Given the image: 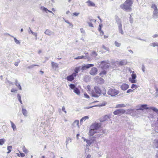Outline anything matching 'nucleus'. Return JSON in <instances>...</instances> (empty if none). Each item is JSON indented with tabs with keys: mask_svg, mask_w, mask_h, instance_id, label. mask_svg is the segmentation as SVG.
<instances>
[{
	"mask_svg": "<svg viewBox=\"0 0 158 158\" xmlns=\"http://www.w3.org/2000/svg\"><path fill=\"white\" fill-rule=\"evenodd\" d=\"M115 20L118 24V25H119L120 24H122L121 23V21L119 18L117 16L115 17Z\"/></svg>",
	"mask_w": 158,
	"mask_h": 158,
	"instance_id": "30",
	"label": "nucleus"
},
{
	"mask_svg": "<svg viewBox=\"0 0 158 158\" xmlns=\"http://www.w3.org/2000/svg\"><path fill=\"white\" fill-rule=\"evenodd\" d=\"M88 23L89 27H93V24L91 23L88 22Z\"/></svg>",
	"mask_w": 158,
	"mask_h": 158,
	"instance_id": "55",
	"label": "nucleus"
},
{
	"mask_svg": "<svg viewBox=\"0 0 158 158\" xmlns=\"http://www.w3.org/2000/svg\"><path fill=\"white\" fill-rule=\"evenodd\" d=\"M94 90L95 92L92 90L91 92L92 97L98 98L99 96L98 95L105 96L106 94V89L103 87L100 88L98 86H95L94 87Z\"/></svg>",
	"mask_w": 158,
	"mask_h": 158,
	"instance_id": "1",
	"label": "nucleus"
},
{
	"mask_svg": "<svg viewBox=\"0 0 158 158\" xmlns=\"http://www.w3.org/2000/svg\"><path fill=\"white\" fill-rule=\"evenodd\" d=\"M125 110L122 109H118L113 112L114 114L115 115H118L120 114H123L125 112Z\"/></svg>",
	"mask_w": 158,
	"mask_h": 158,
	"instance_id": "11",
	"label": "nucleus"
},
{
	"mask_svg": "<svg viewBox=\"0 0 158 158\" xmlns=\"http://www.w3.org/2000/svg\"><path fill=\"white\" fill-rule=\"evenodd\" d=\"M131 78H129V81L131 83H136V81L135 80V79L136 77V75L135 73H133L131 75Z\"/></svg>",
	"mask_w": 158,
	"mask_h": 158,
	"instance_id": "7",
	"label": "nucleus"
},
{
	"mask_svg": "<svg viewBox=\"0 0 158 158\" xmlns=\"http://www.w3.org/2000/svg\"><path fill=\"white\" fill-rule=\"evenodd\" d=\"M17 90L15 89H12L11 90V92H15V91H17Z\"/></svg>",
	"mask_w": 158,
	"mask_h": 158,
	"instance_id": "58",
	"label": "nucleus"
},
{
	"mask_svg": "<svg viewBox=\"0 0 158 158\" xmlns=\"http://www.w3.org/2000/svg\"><path fill=\"white\" fill-rule=\"evenodd\" d=\"M101 26H102V24H100L99 25V28L98 29V30L99 31H102V30H101V27H102Z\"/></svg>",
	"mask_w": 158,
	"mask_h": 158,
	"instance_id": "64",
	"label": "nucleus"
},
{
	"mask_svg": "<svg viewBox=\"0 0 158 158\" xmlns=\"http://www.w3.org/2000/svg\"><path fill=\"white\" fill-rule=\"evenodd\" d=\"M24 152L25 153H27L28 152L27 150L25 148V146H24L22 148Z\"/></svg>",
	"mask_w": 158,
	"mask_h": 158,
	"instance_id": "45",
	"label": "nucleus"
},
{
	"mask_svg": "<svg viewBox=\"0 0 158 158\" xmlns=\"http://www.w3.org/2000/svg\"><path fill=\"white\" fill-rule=\"evenodd\" d=\"M6 140L4 139H0V145H2L5 143Z\"/></svg>",
	"mask_w": 158,
	"mask_h": 158,
	"instance_id": "37",
	"label": "nucleus"
},
{
	"mask_svg": "<svg viewBox=\"0 0 158 158\" xmlns=\"http://www.w3.org/2000/svg\"><path fill=\"white\" fill-rule=\"evenodd\" d=\"M71 142V139L70 138H68L66 140V145H67L68 143L69 142Z\"/></svg>",
	"mask_w": 158,
	"mask_h": 158,
	"instance_id": "48",
	"label": "nucleus"
},
{
	"mask_svg": "<svg viewBox=\"0 0 158 158\" xmlns=\"http://www.w3.org/2000/svg\"><path fill=\"white\" fill-rule=\"evenodd\" d=\"M110 116L108 115H106L104 116L103 117L100 118V121L101 122H102L106 120L110 119Z\"/></svg>",
	"mask_w": 158,
	"mask_h": 158,
	"instance_id": "13",
	"label": "nucleus"
},
{
	"mask_svg": "<svg viewBox=\"0 0 158 158\" xmlns=\"http://www.w3.org/2000/svg\"><path fill=\"white\" fill-rule=\"evenodd\" d=\"M73 92L78 95L80 93V91L77 87L74 88Z\"/></svg>",
	"mask_w": 158,
	"mask_h": 158,
	"instance_id": "33",
	"label": "nucleus"
},
{
	"mask_svg": "<svg viewBox=\"0 0 158 158\" xmlns=\"http://www.w3.org/2000/svg\"><path fill=\"white\" fill-rule=\"evenodd\" d=\"M151 7L153 9V11H158V9L157 7V6L155 4H152V5Z\"/></svg>",
	"mask_w": 158,
	"mask_h": 158,
	"instance_id": "29",
	"label": "nucleus"
},
{
	"mask_svg": "<svg viewBox=\"0 0 158 158\" xmlns=\"http://www.w3.org/2000/svg\"><path fill=\"white\" fill-rule=\"evenodd\" d=\"M80 30H81V33H85V31L83 30V28H80Z\"/></svg>",
	"mask_w": 158,
	"mask_h": 158,
	"instance_id": "60",
	"label": "nucleus"
},
{
	"mask_svg": "<svg viewBox=\"0 0 158 158\" xmlns=\"http://www.w3.org/2000/svg\"><path fill=\"white\" fill-rule=\"evenodd\" d=\"M133 91V90L132 89H130L127 91V93H130V92H132Z\"/></svg>",
	"mask_w": 158,
	"mask_h": 158,
	"instance_id": "57",
	"label": "nucleus"
},
{
	"mask_svg": "<svg viewBox=\"0 0 158 158\" xmlns=\"http://www.w3.org/2000/svg\"><path fill=\"white\" fill-rule=\"evenodd\" d=\"M106 72L105 71H102L99 74L100 76L102 77V75H105L106 74Z\"/></svg>",
	"mask_w": 158,
	"mask_h": 158,
	"instance_id": "41",
	"label": "nucleus"
},
{
	"mask_svg": "<svg viewBox=\"0 0 158 158\" xmlns=\"http://www.w3.org/2000/svg\"><path fill=\"white\" fill-rule=\"evenodd\" d=\"M145 67L143 65L142 68V71L143 72H145Z\"/></svg>",
	"mask_w": 158,
	"mask_h": 158,
	"instance_id": "61",
	"label": "nucleus"
},
{
	"mask_svg": "<svg viewBox=\"0 0 158 158\" xmlns=\"http://www.w3.org/2000/svg\"><path fill=\"white\" fill-rule=\"evenodd\" d=\"M143 109L140 108L136 110L135 111V114H138L139 113H141L140 111H141V112H142L143 111Z\"/></svg>",
	"mask_w": 158,
	"mask_h": 158,
	"instance_id": "26",
	"label": "nucleus"
},
{
	"mask_svg": "<svg viewBox=\"0 0 158 158\" xmlns=\"http://www.w3.org/2000/svg\"><path fill=\"white\" fill-rule=\"evenodd\" d=\"M89 135L91 139H95L100 135V134H97V131L91 129L89 130Z\"/></svg>",
	"mask_w": 158,
	"mask_h": 158,
	"instance_id": "3",
	"label": "nucleus"
},
{
	"mask_svg": "<svg viewBox=\"0 0 158 158\" xmlns=\"http://www.w3.org/2000/svg\"><path fill=\"white\" fill-rule=\"evenodd\" d=\"M109 60L107 61H103L101 62V64L102 65V68L103 69H106L108 68L109 66L107 64H109Z\"/></svg>",
	"mask_w": 158,
	"mask_h": 158,
	"instance_id": "8",
	"label": "nucleus"
},
{
	"mask_svg": "<svg viewBox=\"0 0 158 158\" xmlns=\"http://www.w3.org/2000/svg\"><path fill=\"white\" fill-rule=\"evenodd\" d=\"M65 22L68 23L70 26L72 27L73 26V24L71 23H70L68 21V20H65Z\"/></svg>",
	"mask_w": 158,
	"mask_h": 158,
	"instance_id": "50",
	"label": "nucleus"
},
{
	"mask_svg": "<svg viewBox=\"0 0 158 158\" xmlns=\"http://www.w3.org/2000/svg\"><path fill=\"white\" fill-rule=\"evenodd\" d=\"M91 55L95 57L97 55V54L95 52L93 51Z\"/></svg>",
	"mask_w": 158,
	"mask_h": 158,
	"instance_id": "43",
	"label": "nucleus"
},
{
	"mask_svg": "<svg viewBox=\"0 0 158 158\" xmlns=\"http://www.w3.org/2000/svg\"><path fill=\"white\" fill-rule=\"evenodd\" d=\"M12 148V147L11 146H9L7 147V150H8V152H7V153L8 154L10 153L11 151V149Z\"/></svg>",
	"mask_w": 158,
	"mask_h": 158,
	"instance_id": "40",
	"label": "nucleus"
},
{
	"mask_svg": "<svg viewBox=\"0 0 158 158\" xmlns=\"http://www.w3.org/2000/svg\"><path fill=\"white\" fill-rule=\"evenodd\" d=\"M79 14V13L74 12L73 13V15H74L77 16Z\"/></svg>",
	"mask_w": 158,
	"mask_h": 158,
	"instance_id": "62",
	"label": "nucleus"
},
{
	"mask_svg": "<svg viewBox=\"0 0 158 158\" xmlns=\"http://www.w3.org/2000/svg\"><path fill=\"white\" fill-rule=\"evenodd\" d=\"M22 113L25 116H27V112L26 109L22 108Z\"/></svg>",
	"mask_w": 158,
	"mask_h": 158,
	"instance_id": "35",
	"label": "nucleus"
},
{
	"mask_svg": "<svg viewBox=\"0 0 158 158\" xmlns=\"http://www.w3.org/2000/svg\"><path fill=\"white\" fill-rule=\"evenodd\" d=\"M76 76V73H73L71 75L68 76L66 79L68 81H72L74 79V77Z\"/></svg>",
	"mask_w": 158,
	"mask_h": 158,
	"instance_id": "10",
	"label": "nucleus"
},
{
	"mask_svg": "<svg viewBox=\"0 0 158 158\" xmlns=\"http://www.w3.org/2000/svg\"><path fill=\"white\" fill-rule=\"evenodd\" d=\"M153 18L155 19L158 18V11H153Z\"/></svg>",
	"mask_w": 158,
	"mask_h": 158,
	"instance_id": "17",
	"label": "nucleus"
},
{
	"mask_svg": "<svg viewBox=\"0 0 158 158\" xmlns=\"http://www.w3.org/2000/svg\"><path fill=\"white\" fill-rule=\"evenodd\" d=\"M14 40L15 42L18 44H20V42L18 40L15 38H14Z\"/></svg>",
	"mask_w": 158,
	"mask_h": 158,
	"instance_id": "42",
	"label": "nucleus"
},
{
	"mask_svg": "<svg viewBox=\"0 0 158 158\" xmlns=\"http://www.w3.org/2000/svg\"><path fill=\"white\" fill-rule=\"evenodd\" d=\"M132 3V0H127L123 4L120 5V7L126 11H131V6Z\"/></svg>",
	"mask_w": 158,
	"mask_h": 158,
	"instance_id": "2",
	"label": "nucleus"
},
{
	"mask_svg": "<svg viewBox=\"0 0 158 158\" xmlns=\"http://www.w3.org/2000/svg\"><path fill=\"white\" fill-rule=\"evenodd\" d=\"M138 87L136 85L134 84H132L131 86V88L132 89H133L134 88H135V89H136V88H137Z\"/></svg>",
	"mask_w": 158,
	"mask_h": 158,
	"instance_id": "49",
	"label": "nucleus"
},
{
	"mask_svg": "<svg viewBox=\"0 0 158 158\" xmlns=\"http://www.w3.org/2000/svg\"><path fill=\"white\" fill-rule=\"evenodd\" d=\"M119 93L118 91L114 89L110 88L109 89L108 92V94L111 95V96H114L117 95Z\"/></svg>",
	"mask_w": 158,
	"mask_h": 158,
	"instance_id": "4",
	"label": "nucleus"
},
{
	"mask_svg": "<svg viewBox=\"0 0 158 158\" xmlns=\"http://www.w3.org/2000/svg\"><path fill=\"white\" fill-rule=\"evenodd\" d=\"M35 66H37L39 67V65H37V64H32V65H30V66H28L27 67V68L29 69H32Z\"/></svg>",
	"mask_w": 158,
	"mask_h": 158,
	"instance_id": "34",
	"label": "nucleus"
},
{
	"mask_svg": "<svg viewBox=\"0 0 158 158\" xmlns=\"http://www.w3.org/2000/svg\"><path fill=\"white\" fill-rule=\"evenodd\" d=\"M99 126L98 123H95L91 126V129L97 131L99 128Z\"/></svg>",
	"mask_w": 158,
	"mask_h": 158,
	"instance_id": "12",
	"label": "nucleus"
},
{
	"mask_svg": "<svg viewBox=\"0 0 158 158\" xmlns=\"http://www.w3.org/2000/svg\"><path fill=\"white\" fill-rule=\"evenodd\" d=\"M85 56H78L77 57H76L75 58H74V59H76V60H78L79 59H83V58L85 59Z\"/></svg>",
	"mask_w": 158,
	"mask_h": 158,
	"instance_id": "38",
	"label": "nucleus"
},
{
	"mask_svg": "<svg viewBox=\"0 0 158 158\" xmlns=\"http://www.w3.org/2000/svg\"><path fill=\"white\" fill-rule=\"evenodd\" d=\"M150 46L155 47L156 46H158V43H153L150 44Z\"/></svg>",
	"mask_w": 158,
	"mask_h": 158,
	"instance_id": "39",
	"label": "nucleus"
},
{
	"mask_svg": "<svg viewBox=\"0 0 158 158\" xmlns=\"http://www.w3.org/2000/svg\"><path fill=\"white\" fill-rule=\"evenodd\" d=\"M120 88L123 90H126L129 88V85L126 84L124 83L121 86Z\"/></svg>",
	"mask_w": 158,
	"mask_h": 158,
	"instance_id": "14",
	"label": "nucleus"
},
{
	"mask_svg": "<svg viewBox=\"0 0 158 158\" xmlns=\"http://www.w3.org/2000/svg\"><path fill=\"white\" fill-rule=\"evenodd\" d=\"M148 105L147 104L142 105L141 106V108L145 109H149L150 110V107H147Z\"/></svg>",
	"mask_w": 158,
	"mask_h": 158,
	"instance_id": "28",
	"label": "nucleus"
},
{
	"mask_svg": "<svg viewBox=\"0 0 158 158\" xmlns=\"http://www.w3.org/2000/svg\"><path fill=\"white\" fill-rule=\"evenodd\" d=\"M126 106V105H125L124 104H118L116 105V107L117 108H121V107H123Z\"/></svg>",
	"mask_w": 158,
	"mask_h": 158,
	"instance_id": "32",
	"label": "nucleus"
},
{
	"mask_svg": "<svg viewBox=\"0 0 158 158\" xmlns=\"http://www.w3.org/2000/svg\"><path fill=\"white\" fill-rule=\"evenodd\" d=\"M95 82L99 84H102L104 82V80L102 78L97 76L94 78Z\"/></svg>",
	"mask_w": 158,
	"mask_h": 158,
	"instance_id": "5",
	"label": "nucleus"
},
{
	"mask_svg": "<svg viewBox=\"0 0 158 158\" xmlns=\"http://www.w3.org/2000/svg\"><path fill=\"white\" fill-rule=\"evenodd\" d=\"M79 121L78 120L75 121L73 123L74 125L75 126H77L78 128L79 127Z\"/></svg>",
	"mask_w": 158,
	"mask_h": 158,
	"instance_id": "36",
	"label": "nucleus"
},
{
	"mask_svg": "<svg viewBox=\"0 0 158 158\" xmlns=\"http://www.w3.org/2000/svg\"><path fill=\"white\" fill-rule=\"evenodd\" d=\"M153 146L154 148H158V139H156L154 140Z\"/></svg>",
	"mask_w": 158,
	"mask_h": 158,
	"instance_id": "16",
	"label": "nucleus"
},
{
	"mask_svg": "<svg viewBox=\"0 0 158 158\" xmlns=\"http://www.w3.org/2000/svg\"><path fill=\"white\" fill-rule=\"evenodd\" d=\"M17 98H18V99L19 101L21 100V96L20 95V94H18L17 95Z\"/></svg>",
	"mask_w": 158,
	"mask_h": 158,
	"instance_id": "54",
	"label": "nucleus"
},
{
	"mask_svg": "<svg viewBox=\"0 0 158 158\" xmlns=\"http://www.w3.org/2000/svg\"><path fill=\"white\" fill-rule=\"evenodd\" d=\"M88 3V5L89 6H94L95 4L90 0H88L86 2Z\"/></svg>",
	"mask_w": 158,
	"mask_h": 158,
	"instance_id": "21",
	"label": "nucleus"
},
{
	"mask_svg": "<svg viewBox=\"0 0 158 158\" xmlns=\"http://www.w3.org/2000/svg\"><path fill=\"white\" fill-rule=\"evenodd\" d=\"M84 96L86 98H89V96L87 94H84Z\"/></svg>",
	"mask_w": 158,
	"mask_h": 158,
	"instance_id": "56",
	"label": "nucleus"
},
{
	"mask_svg": "<svg viewBox=\"0 0 158 158\" xmlns=\"http://www.w3.org/2000/svg\"><path fill=\"white\" fill-rule=\"evenodd\" d=\"M89 118V117L88 116H85L83 117L81 120H80V123H83L84 121H85L86 119H88Z\"/></svg>",
	"mask_w": 158,
	"mask_h": 158,
	"instance_id": "31",
	"label": "nucleus"
},
{
	"mask_svg": "<svg viewBox=\"0 0 158 158\" xmlns=\"http://www.w3.org/2000/svg\"><path fill=\"white\" fill-rule=\"evenodd\" d=\"M51 64L53 68H56L58 67V64L54 62H51Z\"/></svg>",
	"mask_w": 158,
	"mask_h": 158,
	"instance_id": "27",
	"label": "nucleus"
},
{
	"mask_svg": "<svg viewBox=\"0 0 158 158\" xmlns=\"http://www.w3.org/2000/svg\"><path fill=\"white\" fill-rule=\"evenodd\" d=\"M102 48L107 51H109V48L105 47L104 45H102Z\"/></svg>",
	"mask_w": 158,
	"mask_h": 158,
	"instance_id": "51",
	"label": "nucleus"
},
{
	"mask_svg": "<svg viewBox=\"0 0 158 158\" xmlns=\"http://www.w3.org/2000/svg\"><path fill=\"white\" fill-rule=\"evenodd\" d=\"M150 110H153V111L156 112L158 114V109L154 107H150Z\"/></svg>",
	"mask_w": 158,
	"mask_h": 158,
	"instance_id": "25",
	"label": "nucleus"
},
{
	"mask_svg": "<svg viewBox=\"0 0 158 158\" xmlns=\"http://www.w3.org/2000/svg\"><path fill=\"white\" fill-rule=\"evenodd\" d=\"M62 110L63 111H64L65 113H66V111L65 110V107H64V106H63L62 107Z\"/></svg>",
	"mask_w": 158,
	"mask_h": 158,
	"instance_id": "63",
	"label": "nucleus"
},
{
	"mask_svg": "<svg viewBox=\"0 0 158 158\" xmlns=\"http://www.w3.org/2000/svg\"><path fill=\"white\" fill-rule=\"evenodd\" d=\"M71 89H74L76 87H75V85L73 84H71L69 85Z\"/></svg>",
	"mask_w": 158,
	"mask_h": 158,
	"instance_id": "47",
	"label": "nucleus"
},
{
	"mask_svg": "<svg viewBox=\"0 0 158 158\" xmlns=\"http://www.w3.org/2000/svg\"><path fill=\"white\" fill-rule=\"evenodd\" d=\"M107 131L106 129L103 130L102 131V133H103V134H107Z\"/></svg>",
	"mask_w": 158,
	"mask_h": 158,
	"instance_id": "53",
	"label": "nucleus"
},
{
	"mask_svg": "<svg viewBox=\"0 0 158 158\" xmlns=\"http://www.w3.org/2000/svg\"><path fill=\"white\" fill-rule=\"evenodd\" d=\"M129 21L131 23H132L133 22V18L131 15H130V16Z\"/></svg>",
	"mask_w": 158,
	"mask_h": 158,
	"instance_id": "52",
	"label": "nucleus"
},
{
	"mask_svg": "<svg viewBox=\"0 0 158 158\" xmlns=\"http://www.w3.org/2000/svg\"><path fill=\"white\" fill-rule=\"evenodd\" d=\"M95 140V139H94L93 140H87L86 139H84V141H86L87 144L89 146L91 144V143L93 142V141Z\"/></svg>",
	"mask_w": 158,
	"mask_h": 158,
	"instance_id": "18",
	"label": "nucleus"
},
{
	"mask_svg": "<svg viewBox=\"0 0 158 158\" xmlns=\"http://www.w3.org/2000/svg\"><path fill=\"white\" fill-rule=\"evenodd\" d=\"M80 67H76V68L75 70V73H76V74H77V73H78V72L79 70Z\"/></svg>",
	"mask_w": 158,
	"mask_h": 158,
	"instance_id": "46",
	"label": "nucleus"
},
{
	"mask_svg": "<svg viewBox=\"0 0 158 158\" xmlns=\"http://www.w3.org/2000/svg\"><path fill=\"white\" fill-rule=\"evenodd\" d=\"M118 28L119 32L122 34H123L124 33L122 29V24H120L119 25H118Z\"/></svg>",
	"mask_w": 158,
	"mask_h": 158,
	"instance_id": "22",
	"label": "nucleus"
},
{
	"mask_svg": "<svg viewBox=\"0 0 158 158\" xmlns=\"http://www.w3.org/2000/svg\"><path fill=\"white\" fill-rule=\"evenodd\" d=\"M98 72L97 69L95 67L92 68L89 71V73L92 75H95L97 74Z\"/></svg>",
	"mask_w": 158,
	"mask_h": 158,
	"instance_id": "9",
	"label": "nucleus"
},
{
	"mask_svg": "<svg viewBox=\"0 0 158 158\" xmlns=\"http://www.w3.org/2000/svg\"><path fill=\"white\" fill-rule=\"evenodd\" d=\"M127 63V61L126 60H121L119 63L120 65H126Z\"/></svg>",
	"mask_w": 158,
	"mask_h": 158,
	"instance_id": "23",
	"label": "nucleus"
},
{
	"mask_svg": "<svg viewBox=\"0 0 158 158\" xmlns=\"http://www.w3.org/2000/svg\"><path fill=\"white\" fill-rule=\"evenodd\" d=\"M44 33L45 34L48 35H54V32H52L48 29H47L44 32Z\"/></svg>",
	"mask_w": 158,
	"mask_h": 158,
	"instance_id": "15",
	"label": "nucleus"
},
{
	"mask_svg": "<svg viewBox=\"0 0 158 158\" xmlns=\"http://www.w3.org/2000/svg\"><path fill=\"white\" fill-rule=\"evenodd\" d=\"M15 85L19 89V90H22V88L20 85V83L18 82V81L17 79L15 80Z\"/></svg>",
	"mask_w": 158,
	"mask_h": 158,
	"instance_id": "20",
	"label": "nucleus"
},
{
	"mask_svg": "<svg viewBox=\"0 0 158 158\" xmlns=\"http://www.w3.org/2000/svg\"><path fill=\"white\" fill-rule=\"evenodd\" d=\"M114 44L115 46L117 47H119L121 45V44L118 43L117 41H115L114 42Z\"/></svg>",
	"mask_w": 158,
	"mask_h": 158,
	"instance_id": "44",
	"label": "nucleus"
},
{
	"mask_svg": "<svg viewBox=\"0 0 158 158\" xmlns=\"http://www.w3.org/2000/svg\"><path fill=\"white\" fill-rule=\"evenodd\" d=\"M94 66V64H84L82 65L81 70L83 71L86 70L89 68L92 67Z\"/></svg>",
	"mask_w": 158,
	"mask_h": 158,
	"instance_id": "6",
	"label": "nucleus"
},
{
	"mask_svg": "<svg viewBox=\"0 0 158 158\" xmlns=\"http://www.w3.org/2000/svg\"><path fill=\"white\" fill-rule=\"evenodd\" d=\"M40 9L41 10H43L44 11H45V12H46L47 13V11H48L49 13H52V14H53V15L54 14V13L53 12H52V11L48 10L47 8L44 7V6H41L40 7Z\"/></svg>",
	"mask_w": 158,
	"mask_h": 158,
	"instance_id": "19",
	"label": "nucleus"
},
{
	"mask_svg": "<svg viewBox=\"0 0 158 158\" xmlns=\"http://www.w3.org/2000/svg\"><path fill=\"white\" fill-rule=\"evenodd\" d=\"M10 123L11 124V127L13 128L14 131H15L16 130V128L15 125L11 121H10Z\"/></svg>",
	"mask_w": 158,
	"mask_h": 158,
	"instance_id": "24",
	"label": "nucleus"
},
{
	"mask_svg": "<svg viewBox=\"0 0 158 158\" xmlns=\"http://www.w3.org/2000/svg\"><path fill=\"white\" fill-rule=\"evenodd\" d=\"M33 35L35 36V39L36 40L37 36V33H36L34 32Z\"/></svg>",
	"mask_w": 158,
	"mask_h": 158,
	"instance_id": "59",
	"label": "nucleus"
}]
</instances>
